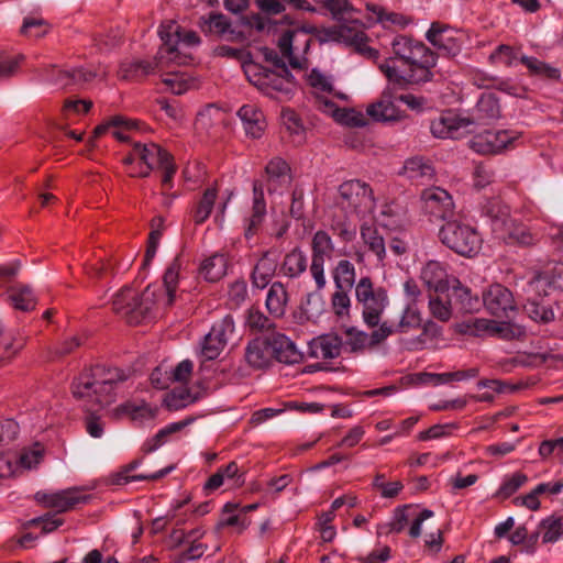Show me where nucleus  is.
I'll use <instances>...</instances> for the list:
<instances>
[{
	"label": "nucleus",
	"mask_w": 563,
	"mask_h": 563,
	"mask_svg": "<svg viewBox=\"0 0 563 563\" xmlns=\"http://www.w3.org/2000/svg\"><path fill=\"white\" fill-rule=\"evenodd\" d=\"M180 261L175 257L163 276V287L147 286L141 296L130 287L121 289L113 299V310L130 324H140L156 311L170 307L176 298Z\"/></svg>",
	"instance_id": "nucleus-1"
},
{
	"label": "nucleus",
	"mask_w": 563,
	"mask_h": 563,
	"mask_svg": "<svg viewBox=\"0 0 563 563\" xmlns=\"http://www.w3.org/2000/svg\"><path fill=\"white\" fill-rule=\"evenodd\" d=\"M394 57L379 65L389 81L399 86L418 85L431 79L435 55L423 43L405 35L393 40Z\"/></svg>",
	"instance_id": "nucleus-2"
},
{
	"label": "nucleus",
	"mask_w": 563,
	"mask_h": 563,
	"mask_svg": "<svg viewBox=\"0 0 563 563\" xmlns=\"http://www.w3.org/2000/svg\"><path fill=\"white\" fill-rule=\"evenodd\" d=\"M125 379L126 376L119 368L96 366L84 371L74 380L71 391L82 402L85 410L93 413L114 401V386Z\"/></svg>",
	"instance_id": "nucleus-3"
},
{
	"label": "nucleus",
	"mask_w": 563,
	"mask_h": 563,
	"mask_svg": "<svg viewBox=\"0 0 563 563\" xmlns=\"http://www.w3.org/2000/svg\"><path fill=\"white\" fill-rule=\"evenodd\" d=\"M131 177H147L152 170L163 172V194L172 188V180L176 173L173 156L161 145L150 142L133 144L130 153L122 159Z\"/></svg>",
	"instance_id": "nucleus-4"
},
{
	"label": "nucleus",
	"mask_w": 563,
	"mask_h": 563,
	"mask_svg": "<svg viewBox=\"0 0 563 563\" xmlns=\"http://www.w3.org/2000/svg\"><path fill=\"white\" fill-rule=\"evenodd\" d=\"M181 27L174 21H168L161 25L158 34L163 45L157 52L155 63L145 60H135L122 64L120 75L124 79H133L154 73L156 69H163L168 63H183L176 47V40L180 37Z\"/></svg>",
	"instance_id": "nucleus-5"
},
{
	"label": "nucleus",
	"mask_w": 563,
	"mask_h": 563,
	"mask_svg": "<svg viewBox=\"0 0 563 563\" xmlns=\"http://www.w3.org/2000/svg\"><path fill=\"white\" fill-rule=\"evenodd\" d=\"M243 70L247 80L271 97L288 96L295 88L289 70L283 64L277 70H271L255 62H243Z\"/></svg>",
	"instance_id": "nucleus-6"
},
{
	"label": "nucleus",
	"mask_w": 563,
	"mask_h": 563,
	"mask_svg": "<svg viewBox=\"0 0 563 563\" xmlns=\"http://www.w3.org/2000/svg\"><path fill=\"white\" fill-rule=\"evenodd\" d=\"M492 219V229L498 239L510 244L528 246L534 243L536 238L530 230L520 223H516L509 214V208L499 202H492L487 209Z\"/></svg>",
	"instance_id": "nucleus-7"
},
{
	"label": "nucleus",
	"mask_w": 563,
	"mask_h": 563,
	"mask_svg": "<svg viewBox=\"0 0 563 563\" xmlns=\"http://www.w3.org/2000/svg\"><path fill=\"white\" fill-rule=\"evenodd\" d=\"M439 235L444 245L462 256H472L482 246V238L476 229L459 220L444 223Z\"/></svg>",
	"instance_id": "nucleus-8"
},
{
	"label": "nucleus",
	"mask_w": 563,
	"mask_h": 563,
	"mask_svg": "<svg viewBox=\"0 0 563 563\" xmlns=\"http://www.w3.org/2000/svg\"><path fill=\"white\" fill-rule=\"evenodd\" d=\"M355 298L362 307L365 324L368 328L377 327L388 303L387 291L383 287H375L372 279L364 276L355 285Z\"/></svg>",
	"instance_id": "nucleus-9"
},
{
	"label": "nucleus",
	"mask_w": 563,
	"mask_h": 563,
	"mask_svg": "<svg viewBox=\"0 0 563 563\" xmlns=\"http://www.w3.org/2000/svg\"><path fill=\"white\" fill-rule=\"evenodd\" d=\"M339 202L343 209H349L358 217L373 213L376 201L373 189L368 184L360 179H351L339 186Z\"/></svg>",
	"instance_id": "nucleus-10"
},
{
	"label": "nucleus",
	"mask_w": 563,
	"mask_h": 563,
	"mask_svg": "<svg viewBox=\"0 0 563 563\" xmlns=\"http://www.w3.org/2000/svg\"><path fill=\"white\" fill-rule=\"evenodd\" d=\"M327 33L331 40L353 46L368 58L377 59L379 56L377 49L366 45L368 38L364 32V24L354 19L353 14L339 21V24L329 29Z\"/></svg>",
	"instance_id": "nucleus-11"
},
{
	"label": "nucleus",
	"mask_w": 563,
	"mask_h": 563,
	"mask_svg": "<svg viewBox=\"0 0 563 563\" xmlns=\"http://www.w3.org/2000/svg\"><path fill=\"white\" fill-rule=\"evenodd\" d=\"M334 253V243L331 235L324 230H318L311 239V264L310 274L316 283L317 289L321 290L327 285L324 266Z\"/></svg>",
	"instance_id": "nucleus-12"
},
{
	"label": "nucleus",
	"mask_w": 563,
	"mask_h": 563,
	"mask_svg": "<svg viewBox=\"0 0 563 563\" xmlns=\"http://www.w3.org/2000/svg\"><path fill=\"white\" fill-rule=\"evenodd\" d=\"M547 287L548 278L542 274H536L526 288L527 303L525 305V311L536 322L549 323L555 317L550 306L539 301L540 297L547 295Z\"/></svg>",
	"instance_id": "nucleus-13"
},
{
	"label": "nucleus",
	"mask_w": 563,
	"mask_h": 563,
	"mask_svg": "<svg viewBox=\"0 0 563 563\" xmlns=\"http://www.w3.org/2000/svg\"><path fill=\"white\" fill-rule=\"evenodd\" d=\"M311 35L301 29L286 31L278 40V47L283 58H286L292 68H301L305 64V54L308 52Z\"/></svg>",
	"instance_id": "nucleus-14"
},
{
	"label": "nucleus",
	"mask_w": 563,
	"mask_h": 563,
	"mask_svg": "<svg viewBox=\"0 0 563 563\" xmlns=\"http://www.w3.org/2000/svg\"><path fill=\"white\" fill-rule=\"evenodd\" d=\"M517 137L506 130H485L470 140V146L478 154L495 155L510 148Z\"/></svg>",
	"instance_id": "nucleus-15"
},
{
	"label": "nucleus",
	"mask_w": 563,
	"mask_h": 563,
	"mask_svg": "<svg viewBox=\"0 0 563 563\" xmlns=\"http://www.w3.org/2000/svg\"><path fill=\"white\" fill-rule=\"evenodd\" d=\"M422 210L430 217L445 223L454 217V202L451 195L440 188H427L421 194Z\"/></svg>",
	"instance_id": "nucleus-16"
},
{
	"label": "nucleus",
	"mask_w": 563,
	"mask_h": 563,
	"mask_svg": "<svg viewBox=\"0 0 563 563\" xmlns=\"http://www.w3.org/2000/svg\"><path fill=\"white\" fill-rule=\"evenodd\" d=\"M43 80L62 88L79 87L91 81L97 74L86 68H74L69 70L57 69L54 65L44 66L40 69Z\"/></svg>",
	"instance_id": "nucleus-17"
},
{
	"label": "nucleus",
	"mask_w": 563,
	"mask_h": 563,
	"mask_svg": "<svg viewBox=\"0 0 563 563\" xmlns=\"http://www.w3.org/2000/svg\"><path fill=\"white\" fill-rule=\"evenodd\" d=\"M35 500L44 507L53 508L57 512H65L73 509L77 504L86 503L88 496L82 494L79 487H73L55 493L37 492Z\"/></svg>",
	"instance_id": "nucleus-18"
},
{
	"label": "nucleus",
	"mask_w": 563,
	"mask_h": 563,
	"mask_svg": "<svg viewBox=\"0 0 563 563\" xmlns=\"http://www.w3.org/2000/svg\"><path fill=\"white\" fill-rule=\"evenodd\" d=\"M473 123L453 112H445L431 122V133L439 139H460Z\"/></svg>",
	"instance_id": "nucleus-19"
},
{
	"label": "nucleus",
	"mask_w": 563,
	"mask_h": 563,
	"mask_svg": "<svg viewBox=\"0 0 563 563\" xmlns=\"http://www.w3.org/2000/svg\"><path fill=\"white\" fill-rule=\"evenodd\" d=\"M319 110L350 128H363L368 123L367 114L353 108H339L331 99L319 98Z\"/></svg>",
	"instance_id": "nucleus-20"
},
{
	"label": "nucleus",
	"mask_w": 563,
	"mask_h": 563,
	"mask_svg": "<svg viewBox=\"0 0 563 563\" xmlns=\"http://www.w3.org/2000/svg\"><path fill=\"white\" fill-rule=\"evenodd\" d=\"M486 309L496 317H504L515 309V300L511 291L500 284L492 285L483 295Z\"/></svg>",
	"instance_id": "nucleus-21"
},
{
	"label": "nucleus",
	"mask_w": 563,
	"mask_h": 563,
	"mask_svg": "<svg viewBox=\"0 0 563 563\" xmlns=\"http://www.w3.org/2000/svg\"><path fill=\"white\" fill-rule=\"evenodd\" d=\"M397 98H394L389 91H384L380 98L366 108V114L378 122H396L402 120L406 115L396 106Z\"/></svg>",
	"instance_id": "nucleus-22"
},
{
	"label": "nucleus",
	"mask_w": 563,
	"mask_h": 563,
	"mask_svg": "<svg viewBox=\"0 0 563 563\" xmlns=\"http://www.w3.org/2000/svg\"><path fill=\"white\" fill-rule=\"evenodd\" d=\"M278 252L273 250H268L262 254L255 263L251 275L254 287L263 289L271 283L278 266Z\"/></svg>",
	"instance_id": "nucleus-23"
},
{
	"label": "nucleus",
	"mask_w": 563,
	"mask_h": 563,
	"mask_svg": "<svg viewBox=\"0 0 563 563\" xmlns=\"http://www.w3.org/2000/svg\"><path fill=\"white\" fill-rule=\"evenodd\" d=\"M269 343L273 356L280 363L298 364L302 361V353L294 341L282 333H272Z\"/></svg>",
	"instance_id": "nucleus-24"
},
{
	"label": "nucleus",
	"mask_w": 563,
	"mask_h": 563,
	"mask_svg": "<svg viewBox=\"0 0 563 563\" xmlns=\"http://www.w3.org/2000/svg\"><path fill=\"white\" fill-rule=\"evenodd\" d=\"M238 115L249 136L260 139L264 134L267 126L266 120L264 113L256 106L244 104L238 111Z\"/></svg>",
	"instance_id": "nucleus-25"
},
{
	"label": "nucleus",
	"mask_w": 563,
	"mask_h": 563,
	"mask_svg": "<svg viewBox=\"0 0 563 563\" xmlns=\"http://www.w3.org/2000/svg\"><path fill=\"white\" fill-rule=\"evenodd\" d=\"M308 84L316 95V104L319 108V98L330 99L338 98L341 100H347V95L336 91L333 87V81L330 76L321 73L318 69H312L308 75Z\"/></svg>",
	"instance_id": "nucleus-26"
},
{
	"label": "nucleus",
	"mask_w": 563,
	"mask_h": 563,
	"mask_svg": "<svg viewBox=\"0 0 563 563\" xmlns=\"http://www.w3.org/2000/svg\"><path fill=\"white\" fill-rule=\"evenodd\" d=\"M420 278L429 289L434 291H444L450 287L446 268L438 261H429L422 267Z\"/></svg>",
	"instance_id": "nucleus-27"
},
{
	"label": "nucleus",
	"mask_w": 563,
	"mask_h": 563,
	"mask_svg": "<svg viewBox=\"0 0 563 563\" xmlns=\"http://www.w3.org/2000/svg\"><path fill=\"white\" fill-rule=\"evenodd\" d=\"M265 172L269 192L277 191L290 184V168L280 157L271 159L266 165Z\"/></svg>",
	"instance_id": "nucleus-28"
},
{
	"label": "nucleus",
	"mask_w": 563,
	"mask_h": 563,
	"mask_svg": "<svg viewBox=\"0 0 563 563\" xmlns=\"http://www.w3.org/2000/svg\"><path fill=\"white\" fill-rule=\"evenodd\" d=\"M427 40L448 55H456L460 52L459 42L449 34L448 27L433 22L426 34Z\"/></svg>",
	"instance_id": "nucleus-29"
},
{
	"label": "nucleus",
	"mask_w": 563,
	"mask_h": 563,
	"mask_svg": "<svg viewBox=\"0 0 563 563\" xmlns=\"http://www.w3.org/2000/svg\"><path fill=\"white\" fill-rule=\"evenodd\" d=\"M273 357L269 335L265 339H255L246 346L245 360L253 367H265L271 363Z\"/></svg>",
	"instance_id": "nucleus-30"
},
{
	"label": "nucleus",
	"mask_w": 563,
	"mask_h": 563,
	"mask_svg": "<svg viewBox=\"0 0 563 563\" xmlns=\"http://www.w3.org/2000/svg\"><path fill=\"white\" fill-rule=\"evenodd\" d=\"M194 421L192 418H186L184 420L173 422L161 429L155 435L147 439L142 450L145 453H151L156 451L158 448H161L163 444L168 442L172 437L181 430H184L186 427H188Z\"/></svg>",
	"instance_id": "nucleus-31"
},
{
	"label": "nucleus",
	"mask_w": 563,
	"mask_h": 563,
	"mask_svg": "<svg viewBox=\"0 0 563 563\" xmlns=\"http://www.w3.org/2000/svg\"><path fill=\"white\" fill-rule=\"evenodd\" d=\"M451 298L454 306L465 313L477 311L481 307L478 296L472 295L471 289L463 286L457 279H453Z\"/></svg>",
	"instance_id": "nucleus-32"
},
{
	"label": "nucleus",
	"mask_w": 563,
	"mask_h": 563,
	"mask_svg": "<svg viewBox=\"0 0 563 563\" xmlns=\"http://www.w3.org/2000/svg\"><path fill=\"white\" fill-rule=\"evenodd\" d=\"M289 297L286 287L280 282H274L266 296V308L276 318L285 314Z\"/></svg>",
	"instance_id": "nucleus-33"
},
{
	"label": "nucleus",
	"mask_w": 563,
	"mask_h": 563,
	"mask_svg": "<svg viewBox=\"0 0 563 563\" xmlns=\"http://www.w3.org/2000/svg\"><path fill=\"white\" fill-rule=\"evenodd\" d=\"M265 216L266 202L264 198L263 185L260 181H254L252 213L249 220V227L246 229V236H251L254 234L256 229L264 221Z\"/></svg>",
	"instance_id": "nucleus-34"
},
{
	"label": "nucleus",
	"mask_w": 563,
	"mask_h": 563,
	"mask_svg": "<svg viewBox=\"0 0 563 563\" xmlns=\"http://www.w3.org/2000/svg\"><path fill=\"white\" fill-rule=\"evenodd\" d=\"M342 340L338 335H323L311 345V354L317 358L332 360L340 355Z\"/></svg>",
	"instance_id": "nucleus-35"
},
{
	"label": "nucleus",
	"mask_w": 563,
	"mask_h": 563,
	"mask_svg": "<svg viewBox=\"0 0 563 563\" xmlns=\"http://www.w3.org/2000/svg\"><path fill=\"white\" fill-rule=\"evenodd\" d=\"M340 339L342 340V349L352 353L364 352L366 349L373 347L369 334L355 327L344 328L343 336Z\"/></svg>",
	"instance_id": "nucleus-36"
},
{
	"label": "nucleus",
	"mask_w": 563,
	"mask_h": 563,
	"mask_svg": "<svg viewBox=\"0 0 563 563\" xmlns=\"http://www.w3.org/2000/svg\"><path fill=\"white\" fill-rule=\"evenodd\" d=\"M521 386L520 385H510L504 380L499 379H481L477 383V388H487L490 391H485L481 395L472 396V398L475 401L481 402H493L495 399V394H506V393H514L518 390Z\"/></svg>",
	"instance_id": "nucleus-37"
},
{
	"label": "nucleus",
	"mask_w": 563,
	"mask_h": 563,
	"mask_svg": "<svg viewBox=\"0 0 563 563\" xmlns=\"http://www.w3.org/2000/svg\"><path fill=\"white\" fill-rule=\"evenodd\" d=\"M335 289L351 290L355 284L356 271L347 260H340L332 271Z\"/></svg>",
	"instance_id": "nucleus-38"
},
{
	"label": "nucleus",
	"mask_w": 563,
	"mask_h": 563,
	"mask_svg": "<svg viewBox=\"0 0 563 563\" xmlns=\"http://www.w3.org/2000/svg\"><path fill=\"white\" fill-rule=\"evenodd\" d=\"M307 269V257L299 247L292 249L284 257L280 265V273L289 278L300 276Z\"/></svg>",
	"instance_id": "nucleus-39"
},
{
	"label": "nucleus",
	"mask_w": 563,
	"mask_h": 563,
	"mask_svg": "<svg viewBox=\"0 0 563 563\" xmlns=\"http://www.w3.org/2000/svg\"><path fill=\"white\" fill-rule=\"evenodd\" d=\"M8 296L13 307L21 311L33 310L36 298L27 285L16 284L8 289Z\"/></svg>",
	"instance_id": "nucleus-40"
},
{
	"label": "nucleus",
	"mask_w": 563,
	"mask_h": 563,
	"mask_svg": "<svg viewBox=\"0 0 563 563\" xmlns=\"http://www.w3.org/2000/svg\"><path fill=\"white\" fill-rule=\"evenodd\" d=\"M360 233L367 249L377 257L378 262H383L386 256V246L378 230L373 225L363 224Z\"/></svg>",
	"instance_id": "nucleus-41"
},
{
	"label": "nucleus",
	"mask_w": 563,
	"mask_h": 563,
	"mask_svg": "<svg viewBox=\"0 0 563 563\" xmlns=\"http://www.w3.org/2000/svg\"><path fill=\"white\" fill-rule=\"evenodd\" d=\"M228 261L223 254H213L203 261L200 273L209 282H217L227 274Z\"/></svg>",
	"instance_id": "nucleus-42"
},
{
	"label": "nucleus",
	"mask_w": 563,
	"mask_h": 563,
	"mask_svg": "<svg viewBox=\"0 0 563 563\" xmlns=\"http://www.w3.org/2000/svg\"><path fill=\"white\" fill-rule=\"evenodd\" d=\"M404 175L411 180H431L434 175V169L423 158L412 157L406 161Z\"/></svg>",
	"instance_id": "nucleus-43"
},
{
	"label": "nucleus",
	"mask_w": 563,
	"mask_h": 563,
	"mask_svg": "<svg viewBox=\"0 0 563 563\" xmlns=\"http://www.w3.org/2000/svg\"><path fill=\"white\" fill-rule=\"evenodd\" d=\"M166 90L174 95H183L196 87L195 80L185 73L169 71L162 79Z\"/></svg>",
	"instance_id": "nucleus-44"
},
{
	"label": "nucleus",
	"mask_w": 563,
	"mask_h": 563,
	"mask_svg": "<svg viewBox=\"0 0 563 563\" xmlns=\"http://www.w3.org/2000/svg\"><path fill=\"white\" fill-rule=\"evenodd\" d=\"M331 309L339 320H349L351 316V298L349 290H338L331 295Z\"/></svg>",
	"instance_id": "nucleus-45"
},
{
	"label": "nucleus",
	"mask_w": 563,
	"mask_h": 563,
	"mask_svg": "<svg viewBox=\"0 0 563 563\" xmlns=\"http://www.w3.org/2000/svg\"><path fill=\"white\" fill-rule=\"evenodd\" d=\"M479 369L477 367H471L467 369H459L455 372L430 374V377L434 379L437 385L449 384L452 382L468 380L477 377Z\"/></svg>",
	"instance_id": "nucleus-46"
},
{
	"label": "nucleus",
	"mask_w": 563,
	"mask_h": 563,
	"mask_svg": "<svg viewBox=\"0 0 563 563\" xmlns=\"http://www.w3.org/2000/svg\"><path fill=\"white\" fill-rule=\"evenodd\" d=\"M217 198V190L214 188H208L202 195L195 212L194 220L197 224L203 223L210 216L214 201Z\"/></svg>",
	"instance_id": "nucleus-47"
},
{
	"label": "nucleus",
	"mask_w": 563,
	"mask_h": 563,
	"mask_svg": "<svg viewBox=\"0 0 563 563\" xmlns=\"http://www.w3.org/2000/svg\"><path fill=\"white\" fill-rule=\"evenodd\" d=\"M528 477L521 472H516L504 478L496 496L501 499L509 498L512 496L526 482Z\"/></svg>",
	"instance_id": "nucleus-48"
},
{
	"label": "nucleus",
	"mask_w": 563,
	"mask_h": 563,
	"mask_svg": "<svg viewBox=\"0 0 563 563\" xmlns=\"http://www.w3.org/2000/svg\"><path fill=\"white\" fill-rule=\"evenodd\" d=\"M539 529V532L531 537L533 542L539 533H542L543 543L555 542L562 533V521L561 519L548 518L540 523Z\"/></svg>",
	"instance_id": "nucleus-49"
},
{
	"label": "nucleus",
	"mask_w": 563,
	"mask_h": 563,
	"mask_svg": "<svg viewBox=\"0 0 563 563\" xmlns=\"http://www.w3.org/2000/svg\"><path fill=\"white\" fill-rule=\"evenodd\" d=\"M422 322L420 312L411 303H409L402 312L399 322L396 324V330L399 333H407L410 330L420 328Z\"/></svg>",
	"instance_id": "nucleus-50"
},
{
	"label": "nucleus",
	"mask_w": 563,
	"mask_h": 563,
	"mask_svg": "<svg viewBox=\"0 0 563 563\" xmlns=\"http://www.w3.org/2000/svg\"><path fill=\"white\" fill-rule=\"evenodd\" d=\"M234 332V321L231 316H225L220 321L216 322L209 334V340H223V345L228 343L229 339L233 335Z\"/></svg>",
	"instance_id": "nucleus-51"
},
{
	"label": "nucleus",
	"mask_w": 563,
	"mask_h": 563,
	"mask_svg": "<svg viewBox=\"0 0 563 563\" xmlns=\"http://www.w3.org/2000/svg\"><path fill=\"white\" fill-rule=\"evenodd\" d=\"M198 399L196 395H192L187 388H175L166 398V405L168 408L177 410L184 408Z\"/></svg>",
	"instance_id": "nucleus-52"
},
{
	"label": "nucleus",
	"mask_w": 563,
	"mask_h": 563,
	"mask_svg": "<svg viewBox=\"0 0 563 563\" xmlns=\"http://www.w3.org/2000/svg\"><path fill=\"white\" fill-rule=\"evenodd\" d=\"M377 220L383 227L394 228L401 222L402 213L398 206L394 203H386L382 207Z\"/></svg>",
	"instance_id": "nucleus-53"
},
{
	"label": "nucleus",
	"mask_w": 563,
	"mask_h": 563,
	"mask_svg": "<svg viewBox=\"0 0 563 563\" xmlns=\"http://www.w3.org/2000/svg\"><path fill=\"white\" fill-rule=\"evenodd\" d=\"M333 233L343 242H351L356 236V227L351 224L345 218L333 219L330 223Z\"/></svg>",
	"instance_id": "nucleus-54"
},
{
	"label": "nucleus",
	"mask_w": 563,
	"mask_h": 563,
	"mask_svg": "<svg viewBox=\"0 0 563 563\" xmlns=\"http://www.w3.org/2000/svg\"><path fill=\"white\" fill-rule=\"evenodd\" d=\"M119 410L129 415L133 420L136 419H152L156 416V409L151 408L147 404L142 402L136 406L131 402L122 405Z\"/></svg>",
	"instance_id": "nucleus-55"
},
{
	"label": "nucleus",
	"mask_w": 563,
	"mask_h": 563,
	"mask_svg": "<svg viewBox=\"0 0 563 563\" xmlns=\"http://www.w3.org/2000/svg\"><path fill=\"white\" fill-rule=\"evenodd\" d=\"M373 12L376 13L378 22L386 27L397 25L404 29L409 24V19L401 13L386 11L382 8H373Z\"/></svg>",
	"instance_id": "nucleus-56"
},
{
	"label": "nucleus",
	"mask_w": 563,
	"mask_h": 563,
	"mask_svg": "<svg viewBox=\"0 0 563 563\" xmlns=\"http://www.w3.org/2000/svg\"><path fill=\"white\" fill-rule=\"evenodd\" d=\"M246 325L254 331H264L273 327V322L260 309L250 308L246 314Z\"/></svg>",
	"instance_id": "nucleus-57"
},
{
	"label": "nucleus",
	"mask_w": 563,
	"mask_h": 563,
	"mask_svg": "<svg viewBox=\"0 0 563 563\" xmlns=\"http://www.w3.org/2000/svg\"><path fill=\"white\" fill-rule=\"evenodd\" d=\"M21 347L22 343L15 341L11 334H5L3 327L0 324V356L2 360L11 358Z\"/></svg>",
	"instance_id": "nucleus-58"
},
{
	"label": "nucleus",
	"mask_w": 563,
	"mask_h": 563,
	"mask_svg": "<svg viewBox=\"0 0 563 563\" xmlns=\"http://www.w3.org/2000/svg\"><path fill=\"white\" fill-rule=\"evenodd\" d=\"M431 314L440 321H448L452 316L451 303L440 297H431L429 300Z\"/></svg>",
	"instance_id": "nucleus-59"
},
{
	"label": "nucleus",
	"mask_w": 563,
	"mask_h": 563,
	"mask_svg": "<svg viewBox=\"0 0 563 563\" xmlns=\"http://www.w3.org/2000/svg\"><path fill=\"white\" fill-rule=\"evenodd\" d=\"M48 31V25L43 19L25 18L21 33L27 36L41 37Z\"/></svg>",
	"instance_id": "nucleus-60"
},
{
	"label": "nucleus",
	"mask_w": 563,
	"mask_h": 563,
	"mask_svg": "<svg viewBox=\"0 0 563 563\" xmlns=\"http://www.w3.org/2000/svg\"><path fill=\"white\" fill-rule=\"evenodd\" d=\"M323 3L338 21H341L355 12L347 0H324Z\"/></svg>",
	"instance_id": "nucleus-61"
},
{
	"label": "nucleus",
	"mask_w": 563,
	"mask_h": 563,
	"mask_svg": "<svg viewBox=\"0 0 563 563\" xmlns=\"http://www.w3.org/2000/svg\"><path fill=\"white\" fill-rule=\"evenodd\" d=\"M520 62L532 73L537 75H545L548 77H556L558 70L548 64L529 56H522Z\"/></svg>",
	"instance_id": "nucleus-62"
},
{
	"label": "nucleus",
	"mask_w": 563,
	"mask_h": 563,
	"mask_svg": "<svg viewBox=\"0 0 563 563\" xmlns=\"http://www.w3.org/2000/svg\"><path fill=\"white\" fill-rule=\"evenodd\" d=\"M413 517L412 509L410 506H404L400 508H397L394 512V517L389 523L390 531L393 532H401L406 526L408 525L409 520H411Z\"/></svg>",
	"instance_id": "nucleus-63"
},
{
	"label": "nucleus",
	"mask_w": 563,
	"mask_h": 563,
	"mask_svg": "<svg viewBox=\"0 0 563 563\" xmlns=\"http://www.w3.org/2000/svg\"><path fill=\"white\" fill-rule=\"evenodd\" d=\"M222 118V112L220 108L214 104H208L201 111H199L197 115V124H199L203 129H208L213 125L217 121H220Z\"/></svg>",
	"instance_id": "nucleus-64"
}]
</instances>
